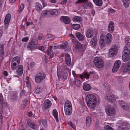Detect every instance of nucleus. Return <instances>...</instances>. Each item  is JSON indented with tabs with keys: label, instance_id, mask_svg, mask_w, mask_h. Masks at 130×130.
<instances>
[{
	"label": "nucleus",
	"instance_id": "nucleus-13",
	"mask_svg": "<svg viewBox=\"0 0 130 130\" xmlns=\"http://www.w3.org/2000/svg\"><path fill=\"white\" fill-rule=\"evenodd\" d=\"M65 60L66 64L69 67L71 66V60L70 55L68 53H66L65 55Z\"/></svg>",
	"mask_w": 130,
	"mask_h": 130
},
{
	"label": "nucleus",
	"instance_id": "nucleus-9",
	"mask_svg": "<svg viewBox=\"0 0 130 130\" xmlns=\"http://www.w3.org/2000/svg\"><path fill=\"white\" fill-rule=\"evenodd\" d=\"M70 69L66 66L64 65H62V66H59L57 69V75L58 77L60 76L62 72L65 70L69 71Z\"/></svg>",
	"mask_w": 130,
	"mask_h": 130
},
{
	"label": "nucleus",
	"instance_id": "nucleus-6",
	"mask_svg": "<svg viewBox=\"0 0 130 130\" xmlns=\"http://www.w3.org/2000/svg\"><path fill=\"white\" fill-rule=\"evenodd\" d=\"M105 110L107 115L109 116H113L115 113L116 110L114 108L109 105L106 107Z\"/></svg>",
	"mask_w": 130,
	"mask_h": 130
},
{
	"label": "nucleus",
	"instance_id": "nucleus-31",
	"mask_svg": "<svg viewBox=\"0 0 130 130\" xmlns=\"http://www.w3.org/2000/svg\"><path fill=\"white\" fill-rule=\"evenodd\" d=\"M4 44L3 43L0 44V56L3 57L4 54Z\"/></svg>",
	"mask_w": 130,
	"mask_h": 130
},
{
	"label": "nucleus",
	"instance_id": "nucleus-27",
	"mask_svg": "<svg viewBox=\"0 0 130 130\" xmlns=\"http://www.w3.org/2000/svg\"><path fill=\"white\" fill-rule=\"evenodd\" d=\"M75 35L77 38L80 41H82L84 40V38L83 35L79 32L76 33Z\"/></svg>",
	"mask_w": 130,
	"mask_h": 130
},
{
	"label": "nucleus",
	"instance_id": "nucleus-16",
	"mask_svg": "<svg viewBox=\"0 0 130 130\" xmlns=\"http://www.w3.org/2000/svg\"><path fill=\"white\" fill-rule=\"evenodd\" d=\"M60 20L66 24H69L70 22V19L68 17L62 16L60 18Z\"/></svg>",
	"mask_w": 130,
	"mask_h": 130
},
{
	"label": "nucleus",
	"instance_id": "nucleus-28",
	"mask_svg": "<svg viewBox=\"0 0 130 130\" xmlns=\"http://www.w3.org/2000/svg\"><path fill=\"white\" fill-rule=\"evenodd\" d=\"M53 114L57 122L59 121L58 113L56 109H54L53 111Z\"/></svg>",
	"mask_w": 130,
	"mask_h": 130
},
{
	"label": "nucleus",
	"instance_id": "nucleus-41",
	"mask_svg": "<svg viewBox=\"0 0 130 130\" xmlns=\"http://www.w3.org/2000/svg\"><path fill=\"white\" fill-rule=\"evenodd\" d=\"M121 106L123 109L124 110H127L129 108V107L127 104H123L122 103L121 104Z\"/></svg>",
	"mask_w": 130,
	"mask_h": 130
},
{
	"label": "nucleus",
	"instance_id": "nucleus-39",
	"mask_svg": "<svg viewBox=\"0 0 130 130\" xmlns=\"http://www.w3.org/2000/svg\"><path fill=\"white\" fill-rule=\"evenodd\" d=\"M17 93L16 92L14 93L11 96V99L12 101H14L17 99Z\"/></svg>",
	"mask_w": 130,
	"mask_h": 130
},
{
	"label": "nucleus",
	"instance_id": "nucleus-15",
	"mask_svg": "<svg viewBox=\"0 0 130 130\" xmlns=\"http://www.w3.org/2000/svg\"><path fill=\"white\" fill-rule=\"evenodd\" d=\"M74 80H73L70 79V83L72 85V86H73V85H74L76 86L80 87L81 85L80 80L75 78H74Z\"/></svg>",
	"mask_w": 130,
	"mask_h": 130
},
{
	"label": "nucleus",
	"instance_id": "nucleus-12",
	"mask_svg": "<svg viewBox=\"0 0 130 130\" xmlns=\"http://www.w3.org/2000/svg\"><path fill=\"white\" fill-rule=\"evenodd\" d=\"M105 37V35L103 34H101L99 40V45L102 48L104 47L105 45V43L104 38Z\"/></svg>",
	"mask_w": 130,
	"mask_h": 130
},
{
	"label": "nucleus",
	"instance_id": "nucleus-29",
	"mask_svg": "<svg viewBox=\"0 0 130 130\" xmlns=\"http://www.w3.org/2000/svg\"><path fill=\"white\" fill-rule=\"evenodd\" d=\"M91 120L90 117L89 116H87L86 119V126L89 127L91 123Z\"/></svg>",
	"mask_w": 130,
	"mask_h": 130
},
{
	"label": "nucleus",
	"instance_id": "nucleus-61",
	"mask_svg": "<svg viewBox=\"0 0 130 130\" xmlns=\"http://www.w3.org/2000/svg\"><path fill=\"white\" fill-rule=\"evenodd\" d=\"M130 40V38L129 36H127L125 39V42L126 43V42H129V41Z\"/></svg>",
	"mask_w": 130,
	"mask_h": 130
},
{
	"label": "nucleus",
	"instance_id": "nucleus-62",
	"mask_svg": "<svg viewBox=\"0 0 130 130\" xmlns=\"http://www.w3.org/2000/svg\"><path fill=\"white\" fill-rule=\"evenodd\" d=\"M39 49L42 51H43L44 50V47L43 46H39L38 47Z\"/></svg>",
	"mask_w": 130,
	"mask_h": 130
},
{
	"label": "nucleus",
	"instance_id": "nucleus-1",
	"mask_svg": "<svg viewBox=\"0 0 130 130\" xmlns=\"http://www.w3.org/2000/svg\"><path fill=\"white\" fill-rule=\"evenodd\" d=\"M86 100L88 106L91 109L95 108L96 100V97L92 94L87 95L86 97Z\"/></svg>",
	"mask_w": 130,
	"mask_h": 130
},
{
	"label": "nucleus",
	"instance_id": "nucleus-44",
	"mask_svg": "<svg viewBox=\"0 0 130 130\" xmlns=\"http://www.w3.org/2000/svg\"><path fill=\"white\" fill-rule=\"evenodd\" d=\"M10 19H7L5 18L4 20V23L6 27H7L9 24Z\"/></svg>",
	"mask_w": 130,
	"mask_h": 130
},
{
	"label": "nucleus",
	"instance_id": "nucleus-47",
	"mask_svg": "<svg viewBox=\"0 0 130 130\" xmlns=\"http://www.w3.org/2000/svg\"><path fill=\"white\" fill-rule=\"evenodd\" d=\"M80 27V25L78 24H74L73 25V28L75 30L78 29Z\"/></svg>",
	"mask_w": 130,
	"mask_h": 130
},
{
	"label": "nucleus",
	"instance_id": "nucleus-35",
	"mask_svg": "<svg viewBox=\"0 0 130 130\" xmlns=\"http://www.w3.org/2000/svg\"><path fill=\"white\" fill-rule=\"evenodd\" d=\"M68 45V43L67 41H65L64 42L63 44L60 45L59 47L61 49H64L67 48Z\"/></svg>",
	"mask_w": 130,
	"mask_h": 130
},
{
	"label": "nucleus",
	"instance_id": "nucleus-52",
	"mask_svg": "<svg viewBox=\"0 0 130 130\" xmlns=\"http://www.w3.org/2000/svg\"><path fill=\"white\" fill-rule=\"evenodd\" d=\"M88 0H78L75 3L76 4L77 3H83L88 2Z\"/></svg>",
	"mask_w": 130,
	"mask_h": 130
},
{
	"label": "nucleus",
	"instance_id": "nucleus-60",
	"mask_svg": "<svg viewBox=\"0 0 130 130\" xmlns=\"http://www.w3.org/2000/svg\"><path fill=\"white\" fill-rule=\"evenodd\" d=\"M28 40V38L27 37L24 38L22 39V41L23 42H26Z\"/></svg>",
	"mask_w": 130,
	"mask_h": 130
},
{
	"label": "nucleus",
	"instance_id": "nucleus-14",
	"mask_svg": "<svg viewBox=\"0 0 130 130\" xmlns=\"http://www.w3.org/2000/svg\"><path fill=\"white\" fill-rule=\"evenodd\" d=\"M94 31L92 29H88L86 31V37L88 38H91L94 35Z\"/></svg>",
	"mask_w": 130,
	"mask_h": 130
},
{
	"label": "nucleus",
	"instance_id": "nucleus-42",
	"mask_svg": "<svg viewBox=\"0 0 130 130\" xmlns=\"http://www.w3.org/2000/svg\"><path fill=\"white\" fill-rule=\"evenodd\" d=\"M24 104V107L23 108H22V109H24L28 105L29 103V102L27 99H25L23 102Z\"/></svg>",
	"mask_w": 130,
	"mask_h": 130
},
{
	"label": "nucleus",
	"instance_id": "nucleus-55",
	"mask_svg": "<svg viewBox=\"0 0 130 130\" xmlns=\"http://www.w3.org/2000/svg\"><path fill=\"white\" fill-rule=\"evenodd\" d=\"M68 123L73 129H75L76 127L75 125L72 122H69Z\"/></svg>",
	"mask_w": 130,
	"mask_h": 130
},
{
	"label": "nucleus",
	"instance_id": "nucleus-53",
	"mask_svg": "<svg viewBox=\"0 0 130 130\" xmlns=\"http://www.w3.org/2000/svg\"><path fill=\"white\" fill-rule=\"evenodd\" d=\"M104 128L105 130H114L111 127L108 125H106L104 127Z\"/></svg>",
	"mask_w": 130,
	"mask_h": 130
},
{
	"label": "nucleus",
	"instance_id": "nucleus-57",
	"mask_svg": "<svg viewBox=\"0 0 130 130\" xmlns=\"http://www.w3.org/2000/svg\"><path fill=\"white\" fill-rule=\"evenodd\" d=\"M3 96L1 94H0V103L1 104H3Z\"/></svg>",
	"mask_w": 130,
	"mask_h": 130
},
{
	"label": "nucleus",
	"instance_id": "nucleus-20",
	"mask_svg": "<svg viewBox=\"0 0 130 130\" xmlns=\"http://www.w3.org/2000/svg\"><path fill=\"white\" fill-rule=\"evenodd\" d=\"M98 39L96 36L93 37L91 39L90 43L91 46L93 47L95 46L97 44Z\"/></svg>",
	"mask_w": 130,
	"mask_h": 130
},
{
	"label": "nucleus",
	"instance_id": "nucleus-46",
	"mask_svg": "<svg viewBox=\"0 0 130 130\" xmlns=\"http://www.w3.org/2000/svg\"><path fill=\"white\" fill-rule=\"evenodd\" d=\"M24 8V5L23 4H22L20 6V8L18 10V12L21 13L22 11Z\"/></svg>",
	"mask_w": 130,
	"mask_h": 130
},
{
	"label": "nucleus",
	"instance_id": "nucleus-51",
	"mask_svg": "<svg viewBox=\"0 0 130 130\" xmlns=\"http://www.w3.org/2000/svg\"><path fill=\"white\" fill-rule=\"evenodd\" d=\"M95 128L97 129H99L100 128L99 122L98 121H96L95 125Z\"/></svg>",
	"mask_w": 130,
	"mask_h": 130
},
{
	"label": "nucleus",
	"instance_id": "nucleus-64",
	"mask_svg": "<svg viewBox=\"0 0 130 130\" xmlns=\"http://www.w3.org/2000/svg\"><path fill=\"white\" fill-rule=\"evenodd\" d=\"M44 37L42 36H39L38 37V38L40 40H42L43 38H44Z\"/></svg>",
	"mask_w": 130,
	"mask_h": 130
},
{
	"label": "nucleus",
	"instance_id": "nucleus-8",
	"mask_svg": "<svg viewBox=\"0 0 130 130\" xmlns=\"http://www.w3.org/2000/svg\"><path fill=\"white\" fill-rule=\"evenodd\" d=\"M37 39H33L29 42L28 44L27 48L32 50L37 46Z\"/></svg>",
	"mask_w": 130,
	"mask_h": 130
},
{
	"label": "nucleus",
	"instance_id": "nucleus-40",
	"mask_svg": "<svg viewBox=\"0 0 130 130\" xmlns=\"http://www.w3.org/2000/svg\"><path fill=\"white\" fill-rule=\"evenodd\" d=\"M28 125L31 128L33 129H36L37 128V126L33 123L29 122L28 123Z\"/></svg>",
	"mask_w": 130,
	"mask_h": 130
},
{
	"label": "nucleus",
	"instance_id": "nucleus-59",
	"mask_svg": "<svg viewBox=\"0 0 130 130\" xmlns=\"http://www.w3.org/2000/svg\"><path fill=\"white\" fill-rule=\"evenodd\" d=\"M5 18L7 19H11V15L9 13H8L6 15Z\"/></svg>",
	"mask_w": 130,
	"mask_h": 130
},
{
	"label": "nucleus",
	"instance_id": "nucleus-24",
	"mask_svg": "<svg viewBox=\"0 0 130 130\" xmlns=\"http://www.w3.org/2000/svg\"><path fill=\"white\" fill-rule=\"evenodd\" d=\"M50 13L51 15L56 16L59 14L60 12L58 9H54L53 10H50Z\"/></svg>",
	"mask_w": 130,
	"mask_h": 130
},
{
	"label": "nucleus",
	"instance_id": "nucleus-33",
	"mask_svg": "<svg viewBox=\"0 0 130 130\" xmlns=\"http://www.w3.org/2000/svg\"><path fill=\"white\" fill-rule=\"evenodd\" d=\"M130 0H123L122 2L125 8L128 7L129 6Z\"/></svg>",
	"mask_w": 130,
	"mask_h": 130
},
{
	"label": "nucleus",
	"instance_id": "nucleus-10",
	"mask_svg": "<svg viewBox=\"0 0 130 130\" xmlns=\"http://www.w3.org/2000/svg\"><path fill=\"white\" fill-rule=\"evenodd\" d=\"M118 49L116 46L113 47L109 51L108 55L110 57H112L116 55L117 54Z\"/></svg>",
	"mask_w": 130,
	"mask_h": 130
},
{
	"label": "nucleus",
	"instance_id": "nucleus-30",
	"mask_svg": "<svg viewBox=\"0 0 130 130\" xmlns=\"http://www.w3.org/2000/svg\"><path fill=\"white\" fill-rule=\"evenodd\" d=\"M94 3L98 6H101L103 4L102 0H93Z\"/></svg>",
	"mask_w": 130,
	"mask_h": 130
},
{
	"label": "nucleus",
	"instance_id": "nucleus-11",
	"mask_svg": "<svg viewBox=\"0 0 130 130\" xmlns=\"http://www.w3.org/2000/svg\"><path fill=\"white\" fill-rule=\"evenodd\" d=\"M127 51L124 50L123 53L124 54L122 56V60L124 62H126L130 60V53L126 52Z\"/></svg>",
	"mask_w": 130,
	"mask_h": 130
},
{
	"label": "nucleus",
	"instance_id": "nucleus-5",
	"mask_svg": "<svg viewBox=\"0 0 130 130\" xmlns=\"http://www.w3.org/2000/svg\"><path fill=\"white\" fill-rule=\"evenodd\" d=\"M93 62L95 66L98 68H103L104 65L103 61L98 57H95L94 59Z\"/></svg>",
	"mask_w": 130,
	"mask_h": 130
},
{
	"label": "nucleus",
	"instance_id": "nucleus-37",
	"mask_svg": "<svg viewBox=\"0 0 130 130\" xmlns=\"http://www.w3.org/2000/svg\"><path fill=\"white\" fill-rule=\"evenodd\" d=\"M73 21L74 22H80L82 20L81 17H80L75 16L73 18Z\"/></svg>",
	"mask_w": 130,
	"mask_h": 130
},
{
	"label": "nucleus",
	"instance_id": "nucleus-56",
	"mask_svg": "<svg viewBox=\"0 0 130 130\" xmlns=\"http://www.w3.org/2000/svg\"><path fill=\"white\" fill-rule=\"evenodd\" d=\"M54 35L51 34H48L47 35V39H50L53 38Z\"/></svg>",
	"mask_w": 130,
	"mask_h": 130
},
{
	"label": "nucleus",
	"instance_id": "nucleus-36",
	"mask_svg": "<svg viewBox=\"0 0 130 130\" xmlns=\"http://www.w3.org/2000/svg\"><path fill=\"white\" fill-rule=\"evenodd\" d=\"M36 9L38 11L41 10L42 6L41 4L39 3H37L36 5Z\"/></svg>",
	"mask_w": 130,
	"mask_h": 130
},
{
	"label": "nucleus",
	"instance_id": "nucleus-7",
	"mask_svg": "<svg viewBox=\"0 0 130 130\" xmlns=\"http://www.w3.org/2000/svg\"><path fill=\"white\" fill-rule=\"evenodd\" d=\"M72 41L73 46L77 50L79 51H81L82 50L83 46L76 39H73Z\"/></svg>",
	"mask_w": 130,
	"mask_h": 130
},
{
	"label": "nucleus",
	"instance_id": "nucleus-32",
	"mask_svg": "<svg viewBox=\"0 0 130 130\" xmlns=\"http://www.w3.org/2000/svg\"><path fill=\"white\" fill-rule=\"evenodd\" d=\"M91 86L88 84H85L83 85V89L86 91H88L91 89Z\"/></svg>",
	"mask_w": 130,
	"mask_h": 130
},
{
	"label": "nucleus",
	"instance_id": "nucleus-45",
	"mask_svg": "<svg viewBox=\"0 0 130 130\" xmlns=\"http://www.w3.org/2000/svg\"><path fill=\"white\" fill-rule=\"evenodd\" d=\"M84 6H87L89 7L90 9H92L93 8V5L90 2H87L86 5L85 4H84Z\"/></svg>",
	"mask_w": 130,
	"mask_h": 130
},
{
	"label": "nucleus",
	"instance_id": "nucleus-54",
	"mask_svg": "<svg viewBox=\"0 0 130 130\" xmlns=\"http://www.w3.org/2000/svg\"><path fill=\"white\" fill-rule=\"evenodd\" d=\"M121 63V62L119 60H118L115 62L114 63V64L115 65V66H118L119 67H120Z\"/></svg>",
	"mask_w": 130,
	"mask_h": 130
},
{
	"label": "nucleus",
	"instance_id": "nucleus-34",
	"mask_svg": "<svg viewBox=\"0 0 130 130\" xmlns=\"http://www.w3.org/2000/svg\"><path fill=\"white\" fill-rule=\"evenodd\" d=\"M124 50L127 51V52L130 53V42H128L127 43L126 46L124 47Z\"/></svg>",
	"mask_w": 130,
	"mask_h": 130
},
{
	"label": "nucleus",
	"instance_id": "nucleus-49",
	"mask_svg": "<svg viewBox=\"0 0 130 130\" xmlns=\"http://www.w3.org/2000/svg\"><path fill=\"white\" fill-rule=\"evenodd\" d=\"M41 122L42 124L45 127L47 126V121L45 120H42Z\"/></svg>",
	"mask_w": 130,
	"mask_h": 130
},
{
	"label": "nucleus",
	"instance_id": "nucleus-63",
	"mask_svg": "<svg viewBox=\"0 0 130 130\" xmlns=\"http://www.w3.org/2000/svg\"><path fill=\"white\" fill-rule=\"evenodd\" d=\"M32 113L31 111L29 112L28 113V116L29 117H31L32 116Z\"/></svg>",
	"mask_w": 130,
	"mask_h": 130
},
{
	"label": "nucleus",
	"instance_id": "nucleus-25",
	"mask_svg": "<svg viewBox=\"0 0 130 130\" xmlns=\"http://www.w3.org/2000/svg\"><path fill=\"white\" fill-rule=\"evenodd\" d=\"M106 97L107 100L110 102L115 100L114 95L112 94H108L106 95Z\"/></svg>",
	"mask_w": 130,
	"mask_h": 130
},
{
	"label": "nucleus",
	"instance_id": "nucleus-17",
	"mask_svg": "<svg viewBox=\"0 0 130 130\" xmlns=\"http://www.w3.org/2000/svg\"><path fill=\"white\" fill-rule=\"evenodd\" d=\"M57 46H50V50L48 49L46 51V53L47 54L49 55L50 54H51V55L50 57L52 58V57H51L52 55H53V50H54L56 48Z\"/></svg>",
	"mask_w": 130,
	"mask_h": 130
},
{
	"label": "nucleus",
	"instance_id": "nucleus-50",
	"mask_svg": "<svg viewBox=\"0 0 130 130\" xmlns=\"http://www.w3.org/2000/svg\"><path fill=\"white\" fill-rule=\"evenodd\" d=\"M119 67L118 66H117L114 64L113 68L112 69V71L113 72H116L119 69Z\"/></svg>",
	"mask_w": 130,
	"mask_h": 130
},
{
	"label": "nucleus",
	"instance_id": "nucleus-38",
	"mask_svg": "<svg viewBox=\"0 0 130 130\" xmlns=\"http://www.w3.org/2000/svg\"><path fill=\"white\" fill-rule=\"evenodd\" d=\"M50 13V11L47 10L43 11L41 13V17L44 18Z\"/></svg>",
	"mask_w": 130,
	"mask_h": 130
},
{
	"label": "nucleus",
	"instance_id": "nucleus-22",
	"mask_svg": "<svg viewBox=\"0 0 130 130\" xmlns=\"http://www.w3.org/2000/svg\"><path fill=\"white\" fill-rule=\"evenodd\" d=\"M112 40V36L110 33L108 34L106 36L105 39V41L106 43L108 44H110Z\"/></svg>",
	"mask_w": 130,
	"mask_h": 130
},
{
	"label": "nucleus",
	"instance_id": "nucleus-19",
	"mask_svg": "<svg viewBox=\"0 0 130 130\" xmlns=\"http://www.w3.org/2000/svg\"><path fill=\"white\" fill-rule=\"evenodd\" d=\"M114 24L112 21H110L108 26L107 30L110 33L112 32L114 30Z\"/></svg>",
	"mask_w": 130,
	"mask_h": 130
},
{
	"label": "nucleus",
	"instance_id": "nucleus-18",
	"mask_svg": "<svg viewBox=\"0 0 130 130\" xmlns=\"http://www.w3.org/2000/svg\"><path fill=\"white\" fill-rule=\"evenodd\" d=\"M52 104L51 102L49 100H45L43 104V106L44 108L47 109L51 106Z\"/></svg>",
	"mask_w": 130,
	"mask_h": 130
},
{
	"label": "nucleus",
	"instance_id": "nucleus-2",
	"mask_svg": "<svg viewBox=\"0 0 130 130\" xmlns=\"http://www.w3.org/2000/svg\"><path fill=\"white\" fill-rule=\"evenodd\" d=\"M64 110L66 114L68 116L70 115L72 112V108L71 102L69 100L66 101L64 105Z\"/></svg>",
	"mask_w": 130,
	"mask_h": 130
},
{
	"label": "nucleus",
	"instance_id": "nucleus-26",
	"mask_svg": "<svg viewBox=\"0 0 130 130\" xmlns=\"http://www.w3.org/2000/svg\"><path fill=\"white\" fill-rule=\"evenodd\" d=\"M130 126L129 124H126L123 126H121L119 127L118 130H128L130 128Z\"/></svg>",
	"mask_w": 130,
	"mask_h": 130
},
{
	"label": "nucleus",
	"instance_id": "nucleus-43",
	"mask_svg": "<svg viewBox=\"0 0 130 130\" xmlns=\"http://www.w3.org/2000/svg\"><path fill=\"white\" fill-rule=\"evenodd\" d=\"M89 75L86 73H85L83 75H81L80 76V77L82 79H83L84 78H89Z\"/></svg>",
	"mask_w": 130,
	"mask_h": 130
},
{
	"label": "nucleus",
	"instance_id": "nucleus-21",
	"mask_svg": "<svg viewBox=\"0 0 130 130\" xmlns=\"http://www.w3.org/2000/svg\"><path fill=\"white\" fill-rule=\"evenodd\" d=\"M23 67L22 65H20L18 67L16 71L17 74L19 75H21L23 73Z\"/></svg>",
	"mask_w": 130,
	"mask_h": 130
},
{
	"label": "nucleus",
	"instance_id": "nucleus-3",
	"mask_svg": "<svg viewBox=\"0 0 130 130\" xmlns=\"http://www.w3.org/2000/svg\"><path fill=\"white\" fill-rule=\"evenodd\" d=\"M45 74L42 72H40L35 76V82L38 84L41 83L45 78Z\"/></svg>",
	"mask_w": 130,
	"mask_h": 130
},
{
	"label": "nucleus",
	"instance_id": "nucleus-4",
	"mask_svg": "<svg viewBox=\"0 0 130 130\" xmlns=\"http://www.w3.org/2000/svg\"><path fill=\"white\" fill-rule=\"evenodd\" d=\"M20 59L19 57H15L12 60L11 63V67L13 70H15L20 64Z\"/></svg>",
	"mask_w": 130,
	"mask_h": 130
},
{
	"label": "nucleus",
	"instance_id": "nucleus-48",
	"mask_svg": "<svg viewBox=\"0 0 130 130\" xmlns=\"http://www.w3.org/2000/svg\"><path fill=\"white\" fill-rule=\"evenodd\" d=\"M68 73L66 72H64L62 75L63 80H65L67 79L68 77Z\"/></svg>",
	"mask_w": 130,
	"mask_h": 130
},
{
	"label": "nucleus",
	"instance_id": "nucleus-23",
	"mask_svg": "<svg viewBox=\"0 0 130 130\" xmlns=\"http://www.w3.org/2000/svg\"><path fill=\"white\" fill-rule=\"evenodd\" d=\"M123 71L128 72L130 71V62L125 65H124L122 68Z\"/></svg>",
	"mask_w": 130,
	"mask_h": 130
},
{
	"label": "nucleus",
	"instance_id": "nucleus-58",
	"mask_svg": "<svg viewBox=\"0 0 130 130\" xmlns=\"http://www.w3.org/2000/svg\"><path fill=\"white\" fill-rule=\"evenodd\" d=\"M40 89L39 88L37 87L35 91V93H39L40 92Z\"/></svg>",
	"mask_w": 130,
	"mask_h": 130
}]
</instances>
